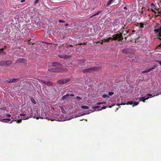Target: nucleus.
<instances>
[{"label": "nucleus", "instance_id": "obj_1", "mask_svg": "<svg viewBox=\"0 0 161 161\" xmlns=\"http://www.w3.org/2000/svg\"><path fill=\"white\" fill-rule=\"evenodd\" d=\"M128 33V32L127 31H124L122 33L117 34L114 35V37L113 39L114 40H117L118 41L121 40L123 38L122 35L124 34V35H125L126 33L127 34Z\"/></svg>", "mask_w": 161, "mask_h": 161}, {"label": "nucleus", "instance_id": "obj_2", "mask_svg": "<svg viewBox=\"0 0 161 161\" xmlns=\"http://www.w3.org/2000/svg\"><path fill=\"white\" fill-rule=\"evenodd\" d=\"M17 63H21V64L25 65L26 64V60L24 58L18 59L17 61Z\"/></svg>", "mask_w": 161, "mask_h": 161}, {"label": "nucleus", "instance_id": "obj_3", "mask_svg": "<svg viewBox=\"0 0 161 161\" xmlns=\"http://www.w3.org/2000/svg\"><path fill=\"white\" fill-rule=\"evenodd\" d=\"M122 52L125 54H129L131 53V50L129 49H125L122 50Z\"/></svg>", "mask_w": 161, "mask_h": 161}, {"label": "nucleus", "instance_id": "obj_4", "mask_svg": "<svg viewBox=\"0 0 161 161\" xmlns=\"http://www.w3.org/2000/svg\"><path fill=\"white\" fill-rule=\"evenodd\" d=\"M151 8H149L148 9V10L151 11L153 12H155V10L156 11V6L155 4L153 3H152L151 4Z\"/></svg>", "mask_w": 161, "mask_h": 161}, {"label": "nucleus", "instance_id": "obj_5", "mask_svg": "<svg viewBox=\"0 0 161 161\" xmlns=\"http://www.w3.org/2000/svg\"><path fill=\"white\" fill-rule=\"evenodd\" d=\"M101 69L100 67H93L89 68L86 70H99Z\"/></svg>", "mask_w": 161, "mask_h": 161}, {"label": "nucleus", "instance_id": "obj_6", "mask_svg": "<svg viewBox=\"0 0 161 161\" xmlns=\"http://www.w3.org/2000/svg\"><path fill=\"white\" fill-rule=\"evenodd\" d=\"M139 103V102H136L133 103L132 101H129L127 102V105H132L133 106H134L138 105Z\"/></svg>", "mask_w": 161, "mask_h": 161}, {"label": "nucleus", "instance_id": "obj_7", "mask_svg": "<svg viewBox=\"0 0 161 161\" xmlns=\"http://www.w3.org/2000/svg\"><path fill=\"white\" fill-rule=\"evenodd\" d=\"M52 65L53 66V67H58L59 68L61 67L62 66L61 64L57 62L53 63Z\"/></svg>", "mask_w": 161, "mask_h": 161}, {"label": "nucleus", "instance_id": "obj_8", "mask_svg": "<svg viewBox=\"0 0 161 161\" xmlns=\"http://www.w3.org/2000/svg\"><path fill=\"white\" fill-rule=\"evenodd\" d=\"M145 97H140L139 98H138V99H136V100H138L139 101H142L143 102H145V100L147 99L148 98V97H147L145 99Z\"/></svg>", "mask_w": 161, "mask_h": 161}, {"label": "nucleus", "instance_id": "obj_9", "mask_svg": "<svg viewBox=\"0 0 161 161\" xmlns=\"http://www.w3.org/2000/svg\"><path fill=\"white\" fill-rule=\"evenodd\" d=\"M59 57L60 58L64 59H69L70 58L71 56L69 55L67 56L66 55H60L59 56Z\"/></svg>", "mask_w": 161, "mask_h": 161}, {"label": "nucleus", "instance_id": "obj_10", "mask_svg": "<svg viewBox=\"0 0 161 161\" xmlns=\"http://www.w3.org/2000/svg\"><path fill=\"white\" fill-rule=\"evenodd\" d=\"M43 82L45 84H46L48 86H51L53 85V83L50 81H43Z\"/></svg>", "mask_w": 161, "mask_h": 161}, {"label": "nucleus", "instance_id": "obj_11", "mask_svg": "<svg viewBox=\"0 0 161 161\" xmlns=\"http://www.w3.org/2000/svg\"><path fill=\"white\" fill-rule=\"evenodd\" d=\"M20 115L21 116H23V119L24 120H25V119H27L30 117H29L28 116H27L24 114H20Z\"/></svg>", "mask_w": 161, "mask_h": 161}, {"label": "nucleus", "instance_id": "obj_12", "mask_svg": "<svg viewBox=\"0 0 161 161\" xmlns=\"http://www.w3.org/2000/svg\"><path fill=\"white\" fill-rule=\"evenodd\" d=\"M12 62L10 60H8L5 62V65L8 66L11 64Z\"/></svg>", "mask_w": 161, "mask_h": 161}, {"label": "nucleus", "instance_id": "obj_13", "mask_svg": "<svg viewBox=\"0 0 161 161\" xmlns=\"http://www.w3.org/2000/svg\"><path fill=\"white\" fill-rule=\"evenodd\" d=\"M11 120L10 119H4L1 120V121L3 122L8 123L9 121Z\"/></svg>", "mask_w": 161, "mask_h": 161}, {"label": "nucleus", "instance_id": "obj_14", "mask_svg": "<svg viewBox=\"0 0 161 161\" xmlns=\"http://www.w3.org/2000/svg\"><path fill=\"white\" fill-rule=\"evenodd\" d=\"M57 83L59 84H62L64 83V80H58L57 81Z\"/></svg>", "mask_w": 161, "mask_h": 161}, {"label": "nucleus", "instance_id": "obj_15", "mask_svg": "<svg viewBox=\"0 0 161 161\" xmlns=\"http://www.w3.org/2000/svg\"><path fill=\"white\" fill-rule=\"evenodd\" d=\"M69 96V94H67L66 95L63 96L62 98V99L63 100L66 99H67V97Z\"/></svg>", "mask_w": 161, "mask_h": 161}, {"label": "nucleus", "instance_id": "obj_16", "mask_svg": "<svg viewBox=\"0 0 161 161\" xmlns=\"http://www.w3.org/2000/svg\"><path fill=\"white\" fill-rule=\"evenodd\" d=\"M19 80V78L14 79H12V83H16Z\"/></svg>", "mask_w": 161, "mask_h": 161}, {"label": "nucleus", "instance_id": "obj_17", "mask_svg": "<svg viewBox=\"0 0 161 161\" xmlns=\"http://www.w3.org/2000/svg\"><path fill=\"white\" fill-rule=\"evenodd\" d=\"M137 26H139L141 28L144 27V24L142 23H138L137 24Z\"/></svg>", "mask_w": 161, "mask_h": 161}, {"label": "nucleus", "instance_id": "obj_18", "mask_svg": "<svg viewBox=\"0 0 161 161\" xmlns=\"http://www.w3.org/2000/svg\"><path fill=\"white\" fill-rule=\"evenodd\" d=\"M154 12L155 13V17H157L159 15V13L158 12V10L156 9V11H155V12Z\"/></svg>", "mask_w": 161, "mask_h": 161}, {"label": "nucleus", "instance_id": "obj_19", "mask_svg": "<svg viewBox=\"0 0 161 161\" xmlns=\"http://www.w3.org/2000/svg\"><path fill=\"white\" fill-rule=\"evenodd\" d=\"M5 61L4 60L0 61V66H5Z\"/></svg>", "mask_w": 161, "mask_h": 161}, {"label": "nucleus", "instance_id": "obj_20", "mask_svg": "<svg viewBox=\"0 0 161 161\" xmlns=\"http://www.w3.org/2000/svg\"><path fill=\"white\" fill-rule=\"evenodd\" d=\"M101 12V11H98L97 12H96V14H94L93 15H92V16H91V17H90V18H92V17H93V16H96V15H98Z\"/></svg>", "mask_w": 161, "mask_h": 161}, {"label": "nucleus", "instance_id": "obj_21", "mask_svg": "<svg viewBox=\"0 0 161 161\" xmlns=\"http://www.w3.org/2000/svg\"><path fill=\"white\" fill-rule=\"evenodd\" d=\"M12 79L9 78H8L6 80V81L8 83H12Z\"/></svg>", "mask_w": 161, "mask_h": 161}, {"label": "nucleus", "instance_id": "obj_22", "mask_svg": "<svg viewBox=\"0 0 161 161\" xmlns=\"http://www.w3.org/2000/svg\"><path fill=\"white\" fill-rule=\"evenodd\" d=\"M31 100L32 103H33L35 104H36V103L33 98L31 97Z\"/></svg>", "mask_w": 161, "mask_h": 161}, {"label": "nucleus", "instance_id": "obj_23", "mask_svg": "<svg viewBox=\"0 0 161 161\" xmlns=\"http://www.w3.org/2000/svg\"><path fill=\"white\" fill-rule=\"evenodd\" d=\"M113 0H109L107 3V6H110L111 3L113 2Z\"/></svg>", "mask_w": 161, "mask_h": 161}, {"label": "nucleus", "instance_id": "obj_24", "mask_svg": "<svg viewBox=\"0 0 161 161\" xmlns=\"http://www.w3.org/2000/svg\"><path fill=\"white\" fill-rule=\"evenodd\" d=\"M81 107L83 109H88L89 108V107L88 106H81Z\"/></svg>", "mask_w": 161, "mask_h": 161}, {"label": "nucleus", "instance_id": "obj_25", "mask_svg": "<svg viewBox=\"0 0 161 161\" xmlns=\"http://www.w3.org/2000/svg\"><path fill=\"white\" fill-rule=\"evenodd\" d=\"M76 98L77 100H79V101L80 100L82 99V98L81 97H80L79 96L76 97Z\"/></svg>", "mask_w": 161, "mask_h": 161}, {"label": "nucleus", "instance_id": "obj_26", "mask_svg": "<svg viewBox=\"0 0 161 161\" xmlns=\"http://www.w3.org/2000/svg\"><path fill=\"white\" fill-rule=\"evenodd\" d=\"M64 80V83L68 82L70 80L69 79H65Z\"/></svg>", "mask_w": 161, "mask_h": 161}, {"label": "nucleus", "instance_id": "obj_27", "mask_svg": "<svg viewBox=\"0 0 161 161\" xmlns=\"http://www.w3.org/2000/svg\"><path fill=\"white\" fill-rule=\"evenodd\" d=\"M114 94L113 92H108V95L110 96H111L113 95Z\"/></svg>", "mask_w": 161, "mask_h": 161}, {"label": "nucleus", "instance_id": "obj_28", "mask_svg": "<svg viewBox=\"0 0 161 161\" xmlns=\"http://www.w3.org/2000/svg\"><path fill=\"white\" fill-rule=\"evenodd\" d=\"M104 98H106V97H108L107 95L106 94H104L102 96Z\"/></svg>", "mask_w": 161, "mask_h": 161}, {"label": "nucleus", "instance_id": "obj_29", "mask_svg": "<svg viewBox=\"0 0 161 161\" xmlns=\"http://www.w3.org/2000/svg\"><path fill=\"white\" fill-rule=\"evenodd\" d=\"M110 40H112V38L111 37H109L106 40V41L109 42Z\"/></svg>", "mask_w": 161, "mask_h": 161}, {"label": "nucleus", "instance_id": "obj_30", "mask_svg": "<svg viewBox=\"0 0 161 161\" xmlns=\"http://www.w3.org/2000/svg\"><path fill=\"white\" fill-rule=\"evenodd\" d=\"M106 106H103L100 109H98V110H101V109H105L106 108Z\"/></svg>", "mask_w": 161, "mask_h": 161}, {"label": "nucleus", "instance_id": "obj_31", "mask_svg": "<svg viewBox=\"0 0 161 161\" xmlns=\"http://www.w3.org/2000/svg\"><path fill=\"white\" fill-rule=\"evenodd\" d=\"M99 106H96L94 107H92V108L94 109H96L97 108H99Z\"/></svg>", "mask_w": 161, "mask_h": 161}, {"label": "nucleus", "instance_id": "obj_32", "mask_svg": "<svg viewBox=\"0 0 161 161\" xmlns=\"http://www.w3.org/2000/svg\"><path fill=\"white\" fill-rule=\"evenodd\" d=\"M22 121V120L21 119H18L17 120V123H21Z\"/></svg>", "mask_w": 161, "mask_h": 161}, {"label": "nucleus", "instance_id": "obj_33", "mask_svg": "<svg viewBox=\"0 0 161 161\" xmlns=\"http://www.w3.org/2000/svg\"><path fill=\"white\" fill-rule=\"evenodd\" d=\"M105 103L104 102H99L98 103H97V105H100V104H103V103Z\"/></svg>", "mask_w": 161, "mask_h": 161}, {"label": "nucleus", "instance_id": "obj_34", "mask_svg": "<svg viewBox=\"0 0 161 161\" xmlns=\"http://www.w3.org/2000/svg\"><path fill=\"white\" fill-rule=\"evenodd\" d=\"M139 12L141 14H142L143 13V11L142 10H141L139 11Z\"/></svg>", "mask_w": 161, "mask_h": 161}, {"label": "nucleus", "instance_id": "obj_35", "mask_svg": "<svg viewBox=\"0 0 161 161\" xmlns=\"http://www.w3.org/2000/svg\"><path fill=\"white\" fill-rule=\"evenodd\" d=\"M149 71H142V73H145L148 72Z\"/></svg>", "mask_w": 161, "mask_h": 161}, {"label": "nucleus", "instance_id": "obj_36", "mask_svg": "<svg viewBox=\"0 0 161 161\" xmlns=\"http://www.w3.org/2000/svg\"><path fill=\"white\" fill-rule=\"evenodd\" d=\"M1 109L3 110H5L6 109V108L5 107H3L1 108Z\"/></svg>", "mask_w": 161, "mask_h": 161}, {"label": "nucleus", "instance_id": "obj_37", "mask_svg": "<svg viewBox=\"0 0 161 161\" xmlns=\"http://www.w3.org/2000/svg\"><path fill=\"white\" fill-rule=\"evenodd\" d=\"M147 96H150L151 97H152V95L150 94H147Z\"/></svg>", "mask_w": 161, "mask_h": 161}, {"label": "nucleus", "instance_id": "obj_38", "mask_svg": "<svg viewBox=\"0 0 161 161\" xmlns=\"http://www.w3.org/2000/svg\"><path fill=\"white\" fill-rule=\"evenodd\" d=\"M69 96L70 97H74V94H71L70 95H69Z\"/></svg>", "mask_w": 161, "mask_h": 161}, {"label": "nucleus", "instance_id": "obj_39", "mask_svg": "<svg viewBox=\"0 0 161 161\" xmlns=\"http://www.w3.org/2000/svg\"><path fill=\"white\" fill-rule=\"evenodd\" d=\"M39 0H35V3L36 4V3H38V1Z\"/></svg>", "mask_w": 161, "mask_h": 161}, {"label": "nucleus", "instance_id": "obj_40", "mask_svg": "<svg viewBox=\"0 0 161 161\" xmlns=\"http://www.w3.org/2000/svg\"><path fill=\"white\" fill-rule=\"evenodd\" d=\"M3 52V49H1L0 50V53H2Z\"/></svg>", "mask_w": 161, "mask_h": 161}, {"label": "nucleus", "instance_id": "obj_41", "mask_svg": "<svg viewBox=\"0 0 161 161\" xmlns=\"http://www.w3.org/2000/svg\"><path fill=\"white\" fill-rule=\"evenodd\" d=\"M59 21L60 22H61V23H64V21L62 20H59Z\"/></svg>", "mask_w": 161, "mask_h": 161}, {"label": "nucleus", "instance_id": "obj_42", "mask_svg": "<svg viewBox=\"0 0 161 161\" xmlns=\"http://www.w3.org/2000/svg\"><path fill=\"white\" fill-rule=\"evenodd\" d=\"M7 115L8 117H10L11 116V115L9 114H8Z\"/></svg>", "mask_w": 161, "mask_h": 161}, {"label": "nucleus", "instance_id": "obj_43", "mask_svg": "<svg viewBox=\"0 0 161 161\" xmlns=\"http://www.w3.org/2000/svg\"><path fill=\"white\" fill-rule=\"evenodd\" d=\"M16 120H12L10 122V123H11L13 122H14V121H16Z\"/></svg>", "mask_w": 161, "mask_h": 161}, {"label": "nucleus", "instance_id": "obj_44", "mask_svg": "<svg viewBox=\"0 0 161 161\" xmlns=\"http://www.w3.org/2000/svg\"><path fill=\"white\" fill-rule=\"evenodd\" d=\"M158 62L159 64L161 65V60L158 61Z\"/></svg>", "mask_w": 161, "mask_h": 161}, {"label": "nucleus", "instance_id": "obj_45", "mask_svg": "<svg viewBox=\"0 0 161 161\" xmlns=\"http://www.w3.org/2000/svg\"><path fill=\"white\" fill-rule=\"evenodd\" d=\"M25 0H21V3H24L25 2Z\"/></svg>", "mask_w": 161, "mask_h": 161}, {"label": "nucleus", "instance_id": "obj_46", "mask_svg": "<svg viewBox=\"0 0 161 161\" xmlns=\"http://www.w3.org/2000/svg\"><path fill=\"white\" fill-rule=\"evenodd\" d=\"M42 119H47L48 118L47 117H44L42 118Z\"/></svg>", "mask_w": 161, "mask_h": 161}, {"label": "nucleus", "instance_id": "obj_47", "mask_svg": "<svg viewBox=\"0 0 161 161\" xmlns=\"http://www.w3.org/2000/svg\"><path fill=\"white\" fill-rule=\"evenodd\" d=\"M124 9H127V8H126V7H124Z\"/></svg>", "mask_w": 161, "mask_h": 161}, {"label": "nucleus", "instance_id": "obj_48", "mask_svg": "<svg viewBox=\"0 0 161 161\" xmlns=\"http://www.w3.org/2000/svg\"><path fill=\"white\" fill-rule=\"evenodd\" d=\"M36 119H38L39 118L38 117H36Z\"/></svg>", "mask_w": 161, "mask_h": 161}, {"label": "nucleus", "instance_id": "obj_49", "mask_svg": "<svg viewBox=\"0 0 161 161\" xmlns=\"http://www.w3.org/2000/svg\"><path fill=\"white\" fill-rule=\"evenodd\" d=\"M83 73H85L87 71H83Z\"/></svg>", "mask_w": 161, "mask_h": 161}, {"label": "nucleus", "instance_id": "obj_50", "mask_svg": "<svg viewBox=\"0 0 161 161\" xmlns=\"http://www.w3.org/2000/svg\"><path fill=\"white\" fill-rule=\"evenodd\" d=\"M94 110H92V112H94Z\"/></svg>", "mask_w": 161, "mask_h": 161}, {"label": "nucleus", "instance_id": "obj_51", "mask_svg": "<svg viewBox=\"0 0 161 161\" xmlns=\"http://www.w3.org/2000/svg\"><path fill=\"white\" fill-rule=\"evenodd\" d=\"M68 25V24H66V25Z\"/></svg>", "mask_w": 161, "mask_h": 161}, {"label": "nucleus", "instance_id": "obj_52", "mask_svg": "<svg viewBox=\"0 0 161 161\" xmlns=\"http://www.w3.org/2000/svg\"><path fill=\"white\" fill-rule=\"evenodd\" d=\"M160 3H161V1H160Z\"/></svg>", "mask_w": 161, "mask_h": 161}, {"label": "nucleus", "instance_id": "obj_53", "mask_svg": "<svg viewBox=\"0 0 161 161\" xmlns=\"http://www.w3.org/2000/svg\"><path fill=\"white\" fill-rule=\"evenodd\" d=\"M0 121H1V120H0Z\"/></svg>", "mask_w": 161, "mask_h": 161}]
</instances>
